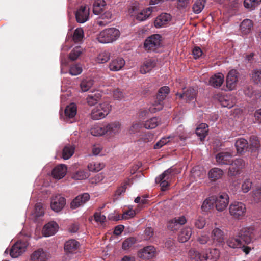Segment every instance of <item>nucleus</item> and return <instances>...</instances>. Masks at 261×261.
<instances>
[{"label":"nucleus","mask_w":261,"mask_h":261,"mask_svg":"<svg viewBox=\"0 0 261 261\" xmlns=\"http://www.w3.org/2000/svg\"><path fill=\"white\" fill-rule=\"evenodd\" d=\"M235 146L238 153H242L247 150L248 147V141L244 138L238 139L236 143Z\"/></svg>","instance_id":"32"},{"label":"nucleus","mask_w":261,"mask_h":261,"mask_svg":"<svg viewBox=\"0 0 261 261\" xmlns=\"http://www.w3.org/2000/svg\"><path fill=\"white\" fill-rule=\"evenodd\" d=\"M237 237L240 239L242 243L249 244L254 238V229L251 227L243 228L239 231Z\"/></svg>","instance_id":"9"},{"label":"nucleus","mask_w":261,"mask_h":261,"mask_svg":"<svg viewBox=\"0 0 261 261\" xmlns=\"http://www.w3.org/2000/svg\"><path fill=\"white\" fill-rule=\"evenodd\" d=\"M77 112V108L75 103H72L67 106L64 111L65 115L66 117V121L67 119L73 118Z\"/></svg>","instance_id":"35"},{"label":"nucleus","mask_w":261,"mask_h":261,"mask_svg":"<svg viewBox=\"0 0 261 261\" xmlns=\"http://www.w3.org/2000/svg\"><path fill=\"white\" fill-rule=\"evenodd\" d=\"M136 215V213L133 210H129L126 212H124L122 216H121V218H118L116 219V220H120V219H128L129 218L134 217Z\"/></svg>","instance_id":"60"},{"label":"nucleus","mask_w":261,"mask_h":261,"mask_svg":"<svg viewBox=\"0 0 261 261\" xmlns=\"http://www.w3.org/2000/svg\"><path fill=\"white\" fill-rule=\"evenodd\" d=\"M220 102L222 107H227L228 108L232 107L235 104V102L230 100V97L227 96H224L221 97L220 98Z\"/></svg>","instance_id":"50"},{"label":"nucleus","mask_w":261,"mask_h":261,"mask_svg":"<svg viewBox=\"0 0 261 261\" xmlns=\"http://www.w3.org/2000/svg\"><path fill=\"white\" fill-rule=\"evenodd\" d=\"M211 238L217 245L221 246L224 243V232L219 228H214L211 232Z\"/></svg>","instance_id":"18"},{"label":"nucleus","mask_w":261,"mask_h":261,"mask_svg":"<svg viewBox=\"0 0 261 261\" xmlns=\"http://www.w3.org/2000/svg\"><path fill=\"white\" fill-rule=\"evenodd\" d=\"M106 2L104 0H96L93 4V12L96 15L101 13L106 6Z\"/></svg>","instance_id":"36"},{"label":"nucleus","mask_w":261,"mask_h":261,"mask_svg":"<svg viewBox=\"0 0 261 261\" xmlns=\"http://www.w3.org/2000/svg\"><path fill=\"white\" fill-rule=\"evenodd\" d=\"M82 72V66L80 64H76L71 65L69 69V73L74 76L77 75Z\"/></svg>","instance_id":"56"},{"label":"nucleus","mask_w":261,"mask_h":261,"mask_svg":"<svg viewBox=\"0 0 261 261\" xmlns=\"http://www.w3.org/2000/svg\"><path fill=\"white\" fill-rule=\"evenodd\" d=\"M58 228V225L55 222H49L43 228L42 233L45 237H49L56 233Z\"/></svg>","instance_id":"23"},{"label":"nucleus","mask_w":261,"mask_h":261,"mask_svg":"<svg viewBox=\"0 0 261 261\" xmlns=\"http://www.w3.org/2000/svg\"><path fill=\"white\" fill-rule=\"evenodd\" d=\"M79 245V243L75 240H69L64 244V250L66 253H73L77 249Z\"/></svg>","instance_id":"29"},{"label":"nucleus","mask_w":261,"mask_h":261,"mask_svg":"<svg viewBox=\"0 0 261 261\" xmlns=\"http://www.w3.org/2000/svg\"><path fill=\"white\" fill-rule=\"evenodd\" d=\"M29 243L27 240L17 241L10 249V255L13 258L18 257L25 251Z\"/></svg>","instance_id":"7"},{"label":"nucleus","mask_w":261,"mask_h":261,"mask_svg":"<svg viewBox=\"0 0 261 261\" xmlns=\"http://www.w3.org/2000/svg\"><path fill=\"white\" fill-rule=\"evenodd\" d=\"M205 3V0H197L193 5V12L196 14L200 13L203 9Z\"/></svg>","instance_id":"46"},{"label":"nucleus","mask_w":261,"mask_h":261,"mask_svg":"<svg viewBox=\"0 0 261 261\" xmlns=\"http://www.w3.org/2000/svg\"><path fill=\"white\" fill-rule=\"evenodd\" d=\"M251 79L254 84L261 86V70H253L251 74Z\"/></svg>","instance_id":"43"},{"label":"nucleus","mask_w":261,"mask_h":261,"mask_svg":"<svg viewBox=\"0 0 261 261\" xmlns=\"http://www.w3.org/2000/svg\"><path fill=\"white\" fill-rule=\"evenodd\" d=\"M192 233V228L190 227H186L180 231L178 240L179 242L184 243L187 242L191 237Z\"/></svg>","instance_id":"30"},{"label":"nucleus","mask_w":261,"mask_h":261,"mask_svg":"<svg viewBox=\"0 0 261 261\" xmlns=\"http://www.w3.org/2000/svg\"><path fill=\"white\" fill-rule=\"evenodd\" d=\"M84 37V32L83 30L81 28H77L74 32L73 35V40L76 42L78 43L81 41Z\"/></svg>","instance_id":"55"},{"label":"nucleus","mask_w":261,"mask_h":261,"mask_svg":"<svg viewBox=\"0 0 261 261\" xmlns=\"http://www.w3.org/2000/svg\"><path fill=\"white\" fill-rule=\"evenodd\" d=\"M89 9L86 6H81L75 13V18L79 23L86 22L89 18Z\"/></svg>","instance_id":"17"},{"label":"nucleus","mask_w":261,"mask_h":261,"mask_svg":"<svg viewBox=\"0 0 261 261\" xmlns=\"http://www.w3.org/2000/svg\"><path fill=\"white\" fill-rule=\"evenodd\" d=\"M110 53L108 51L100 53L96 58V62L100 64L105 63L110 60Z\"/></svg>","instance_id":"44"},{"label":"nucleus","mask_w":261,"mask_h":261,"mask_svg":"<svg viewBox=\"0 0 261 261\" xmlns=\"http://www.w3.org/2000/svg\"><path fill=\"white\" fill-rule=\"evenodd\" d=\"M128 182H125L122 184L121 186L119 187L115 192V195L117 196H120L122 194L124 193L126 189Z\"/></svg>","instance_id":"63"},{"label":"nucleus","mask_w":261,"mask_h":261,"mask_svg":"<svg viewBox=\"0 0 261 261\" xmlns=\"http://www.w3.org/2000/svg\"><path fill=\"white\" fill-rule=\"evenodd\" d=\"M170 88L168 86H164L160 88L156 95V100L149 109V111L152 113H156L161 110L163 108V101L169 93Z\"/></svg>","instance_id":"2"},{"label":"nucleus","mask_w":261,"mask_h":261,"mask_svg":"<svg viewBox=\"0 0 261 261\" xmlns=\"http://www.w3.org/2000/svg\"><path fill=\"white\" fill-rule=\"evenodd\" d=\"M82 53V49L80 46L75 47L69 54V58L70 60L74 61L79 58Z\"/></svg>","instance_id":"54"},{"label":"nucleus","mask_w":261,"mask_h":261,"mask_svg":"<svg viewBox=\"0 0 261 261\" xmlns=\"http://www.w3.org/2000/svg\"><path fill=\"white\" fill-rule=\"evenodd\" d=\"M102 94L98 91H95L88 94L86 101L89 106H92L96 104L101 99Z\"/></svg>","instance_id":"24"},{"label":"nucleus","mask_w":261,"mask_h":261,"mask_svg":"<svg viewBox=\"0 0 261 261\" xmlns=\"http://www.w3.org/2000/svg\"><path fill=\"white\" fill-rule=\"evenodd\" d=\"M94 81L91 79H83L80 83V88L82 92L88 91L93 86Z\"/></svg>","instance_id":"42"},{"label":"nucleus","mask_w":261,"mask_h":261,"mask_svg":"<svg viewBox=\"0 0 261 261\" xmlns=\"http://www.w3.org/2000/svg\"><path fill=\"white\" fill-rule=\"evenodd\" d=\"M111 106L109 103L103 102L93 109L91 113V117L93 120H99L105 118L110 112Z\"/></svg>","instance_id":"4"},{"label":"nucleus","mask_w":261,"mask_h":261,"mask_svg":"<svg viewBox=\"0 0 261 261\" xmlns=\"http://www.w3.org/2000/svg\"><path fill=\"white\" fill-rule=\"evenodd\" d=\"M171 20V16L167 13H162L159 15L154 22L156 28H160L165 27Z\"/></svg>","instance_id":"21"},{"label":"nucleus","mask_w":261,"mask_h":261,"mask_svg":"<svg viewBox=\"0 0 261 261\" xmlns=\"http://www.w3.org/2000/svg\"><path fill=\"white\" fill-rule=\"evenodd\" d=\"M153 9V7H150L143 9L137 15L136 19L141 21L146 20L151 15Z\"/></svg>","instance_id":"38"},{"label":"nucleus","mask_w":261,"mask_h":261,"mask_svg":"<svg viewBox=\"0 0 261 261\" xmlns=\"http://www.w3.org/2000/svg\"><path fill=\"white\" fill-rule=\"evenodd\" d=\"M67 170V167L65 165H58L52 171L53 177L56 179H61L65 176Z\"/></svg>","instance_id":"25"},{"label":"nucleus","mask_w":261,"mask_h":261,"mask_svg":"<svg viewBox=\"0 0 261 261\" xmlns=\"http://www.w3.org/2000/svg\"><path fill=\"white\" fill-rule=\"evenodd\" d=\"M161 36L155 34L148 37L144 43V47L146 50L155 51L161 45Z\"/></svg>","instance_id":"5"},{"label":"nucleus","mask_w":261,"mask_h":261,"mask_svg":"<svg viewBox=\"0 0 261 261\" xmlns=\"http://www.w3.org/2000/svg\"><path fill=\"white\" fill-rule=\"evenodd\" d=\"M197 94V91L196 89L189 87L184 89L182 93H177L176 95L178 96L179 98L185 100L186 102H190L196 99Z\"/></svg>","instance_id":"13"},{"label":"nucleus","mask_w":261,"mask_h":261,"mask_svg":"<svg viewBox=\"0 0 261 261\" xmlns=\"http://www.w3.org/2000/svg\"><path fill=\"white\" fill-rule=\"evenodd\" d=\"M230 214L235 218L240 219L243 217L246 211V206L240 202H234L229 207Z\"/></svg>","instance_id":"6"},{"label":"nucleus","mask_w":261,"mask_h":261,"mask_svg":"<svg viewBox=\"0 0 261 261\" xmlns=\"http://www.w3.org/2000/svg\"><path fill=\"white\" fill-rule=\"evenodd\" d=\"M252 185V181L249 178L246 179L242 185V191L243 193H247L251 189Z\"/></svg>","instance_id":"59"},{"label":"nucleus","mask_w":261,"mask_h":261,"mask_svg":"<svg viewBox=\"0 0 261 261\" xmlns=\"http://www.w3.org/2000/svg\"><path fill=\"white\" fill-rule=\"evenodd\" d=\"M91 134L94 136L106 135L105 126L96 125L91 129Z\"/></svg>","instance_id":"48"},{"label":"nucleus","mask_w":261,"mask_h":261,"mask_svg":"<svg viewBox=\"0 0 261 261\" xmlns=\"http://www.w3.org/2000/svg\"><path fill=\"white\" fill-rule=\"evenodd\" d=\"M214 204L215 197H208L203 201L201 205V210L203 212H207L214 207Z\"/></svg>","instance_id":"37"},{"label":"nucleus","mask_w":261,"mask_h":261,"mask_svg":"<svg viewBox=\"0 0 261 261\" xmlns=\"http://www.w3.org/2000/svg\"><path fill=\"white\" fill-rule=\"evenodd\" d=\"M223 174V171L220 168H214L208 172V176L212 180L215 181L220 178Z\"/></svg>","instance_id":"40"},{"label":"nucleus","mask_w":261,"mask_h":261,"mask_svg":"<svg viewBox=\"0 0 261 261\" xmlns=\"http://www.w3.org/2000/svg\"><path fill=\"white\" fill-rule=\"evenodd\" d=\"M169 137L162 138L158 142H157L154 145V149H158L161 148L164 145L166 144L169 141Z\"/></svg>","instance_id":"61"},{"label":"nucleus","mask_w":261,"mask_h":261,"mask_svg":"<svg viewBox=\"0 0 261 261\" xmlns=\"http://www.w3.org/2000/svg\"><path fill=\"white\" fill-rule=\"evenodd\" d=\"M118 29L110 28L101 31L97 36L98 41L101 43H110L115 41L120 37Z\"/></svg>","instance_id":"1"},{"label":"nucleus","mask_w":261,"mask_h":261,"mask_svg":"<svg viewBox=\"0 0 261 261\" xmlns=\"http://www.w3.org/2000/svg\"><path fill=\"white\" fill-rule=\"evenodd\" d=\"M233 152H221L216 155V160L219 165H230L233 161Z\"/></svg>","instance_id":"15"},{"label":"nucleus","mask_w":261,"mask_h":261,"mask_svg":"<svg viewBox=\"0 0 261 261\" xmlns=\"http://www.w3.org/2000/svg\"><path fill=\"white\" fill-rule=\"evenodd\" d=\"M192 223L196 228L202 229L205 225V219L203 217L199 216L193 220Z\"/></svg>","instance_id":"49"},{"label":"nucleus","mask_w":261,"mask_h":261,"mask_svg":"<svg viewBox=\"0 0 261 261\" xmlns=\"http://www.w3.org/2000/svg\"><path fill=\"white\" fill-rule=\"evenodd\" d=\"M65 204L66 199L63 197L58 196L51 199L50 206L54 211L59 212L63 208Z\"/></svg>","instance_id":"16"},{"label":"nucleus","mask_w":261,"mask_h":261,"mask_svg":"<svg viewBox=\"0 0 261 261\" xmlns=\"http://www.w3.org/2000/svg\"><path fill=\"white\" fill-rule=\"evenodd\" d=\"M252 196L254 200L258 202L261 201V188H258L253 191Z\"/></svg>","instance_id":"62"},{"label":"nucleus","mask_w":261,"mask_h":261,"mask_svg":"<svg viewBox=\"0 0 261 261\" xmlns=\"http://www.w3.org/2000/svg\"><path fill=\"white\" fill-rule=\"evenodd\" d=\"M90 199V195L87 193L80 194L75 197L70 203V208L72 210L84 205Z\"/></svg>","instance_id":"14"},{"label":"nucleus","mask_w":261,"mask_h":261,"mask_svg":"<svg viewBox=\"0 0 261 261\" xmlns=\"http://www.w3.org/2000/svg\"><path fill=\"white\" fill-rule=\"evenodd\" d=\"M155 253V248L152 246H148L140 250L138 256L143 259H149L154 256Z\"/></svg>","instance_id":"19"},{"label":"nucleus","mask_w":261,"mask_h":261,"mask_svg":"<svg viewBox=\"0 0 261 261\" xmlns=\"http://www.w3.org/2000/svg\"><path fill=\"white\" fill-rule=\"evenodd\" d=\"M124 60L121 57H118L113 60L109 64V68L111 71H117L121 70L125 65Z\"/></svg>","instance_id":"28"},{"label":"nucleus","mask_w":261,"mask_h":261,"mask_svg":"<svg viewBox=\"0 0 261 261\" xmlns=\"http://www.w3.org/2000/svg\"><path fill=\"white\" fill-rule=\"evenodd\" d=\"M105 165L99 162H92L88 164V169L89 171L98 172L103 168Z\"/></svg>","instance_id":"47"},{"label":"nucleus","mask_w":261,"mask_h":261,"mask_svg":"<svg viewBox=\"0 0 261 261\" xmlns=\"http://www.w3.org/2000/svg\"><path fill=\"white\" fill-rule=\"evenodd\" d=\"M187 220L184 216H181L175 218L169 221L168 223V228L171 231L178 230L181 225L185 224Z\"/></svg>","instance_id":"20"},{"label":"nucleus","mask_w":261,"mask_h":261,"mask_svg":"<svg viewBox=\"0 0 261 261\" xmlns=\"http://www.w3.org/2000/svg\"><path fill=\"white\" fill-rule=\"evenodd\" d=\"M220 255V251L216 249H208L202 252L201 261H217Z\"/></svg>","instance_id":"12"},{"label":"nucleus","mask_w":261,"mask_h":261,"mask_svg":"<svg viewBox=\"0 0 261 261\" xmlns=\"http://www.w3.org/2000/svg\"><path fill=\"white\" fill-rule=\"evenodd\" d=\"M224 80V76L223 74L219 73L212 76L209 80V84L215 88H219L223 83Z\"/></svg>","instance_id":"26"},{"label":"nucleus","mask_w":261,"mask_h":261,"mask_svg":"<svg viewBox=\"0 0 261 261\" xmlns=\"http://www.w3.org/2000/svg\"><path fill=\"white\" fill-rule=\"evenodd\" d=\"M189 256L191 261H201L202 252L199 253L194 249H191L189 251Z\"/></svg>","instance_id":"51"},{"label":"nucleus","mask_w":261,"mask_h":261,"mask_svg":"<svg viewBox=\"0 0 261 261\" xmlns=\"http://www.w3.org/2000/svg\"><path fill=\"white\" fill-rule=\"evenodd\" d=\"M250 146L252 150L258 148L260 146V142L257 137L252 136L250 138Z\"/></svg>","instance_id":"58"},{"label":"nucleus","mask_w":261,"mask_h":261,"mask_svg":"<svg viewBox=\"0 0 261 261\" xmlns=\"http://www.w3.org/2000/svg\"><path fill=\"white\" fill-rule=\"evenodd\" d=\"M228 175L229 176H234L240 173L241 170L244 167L245 163L242 159H237L230 164Z\"/></svg>","instance_id":"10"},{"label":"nucleus","mask_w":261,"mask_h":261,"mask_svg":"<svg viewBox=\"0 0 261 261\" xmlns=\"http://www.w3.org/2000/svg\"><path fill=\"white\" fill-rule=\"evenodd\" d=\"M49 256L42 249L35 251L31 256V261H46Z\"/></svg>","instance_id":"27"},{"label":"nucleus","mask_w":261,"mask_h":261,"mask_svg":"<svg viewBox=\"0 0 261 261\" xmlns=\"http://www.w3.org/2000/svg\"><path fill=\"white\" fill-rule=\"evenodd\" d=\"M206 123H201L196 129V134L199 137L201 141L204 140L207 135L208 129Z\"/></svg>","instance_id":"33"},{"label":"nucleus","mask_w":261,"mask_h":261,"mask_svg":"<svg viewBox=\"0 0 261 261\" xmlns=\"http://www.w3.org/2000/svg\"><path fill=\"white\" fill-rule=\"evenodd\" d=\"M75 147L72 145H66L62 150V158L64 160L70 158L74 153Z\"/></svg>","instance_id":"41"},{"label":"nucleus","mask_w":261,"mask_h":261,"mask_svg":"<svg viewBox=\"0 0 261 261\" xmlns=\"http://www.w3.org/2000/svg\"><path fill=\"white\" fill-rule=\"evenodd\" d=\"M158 124V118L156 117H153L146 121L144 124V126L146 129H153L155 128Z\"/></svg>","instance_id":"53"},{"label":"nucleus","mask_w":261,"mask_h":261,"mask_svg":"<svg viewBox=\"0 0 261 261\" xmlns=\"http://www.w3.org/2000/svg\"><path fill=\"white\" fill-rule=\"evenodd\" d=\"M106 135L112 138L119 134L121 130V124L119 121H113L105 125Z\"/></svg>","instance_id":"8"},{"label":"nucleus","mask_w":261,"mask_h":261,"mask_svg":"<svg viewBox=\"0 0 261 261\" xmlns=\"http://www.w3.org/2000/svg\"><path fill=\"white\" fill-rule=\"evenodd\" d=\"M237 71L236 70H230L226 78V86L230 90H233L236 86L238 81Z\"/></svg>","instance_id":"22"},{"label":"nucleus","mask_w":261,"mask_h":261,"mask_svg":"<svg viewBox=\"0 0 261 261\" xmlns=\"http://www.w3.org/2000/svg\"><path fill=\"white\" fill-rule=\"evenodd\" d=\"M173 171V169L169 168L155 178V182L160 184L162 191H165L168 189L172 178L174 177Z\"/></svg>","instance_id":"3"},{"label":"nucleus","mask_w":261,"mask_h":261,"mask_svg":"<svg viewBox=\"0 0 261 261\" xmlns=\"http://www.w3.org/2000/svg\"><path fill=\"white\" fill-rule=\"evenodd\" d=\"M226 243L229 247L232 248H241L242 246V241L237 236L235 237H230L227 240Z\"/></svg>","instance_id":"39"},{"label":"nucleus","mask_w":261,"mask_h":261,"mask_svg":"<svg viewBox=\"0 0 261 261\" xmlns=\"http://www.w3.org/2000/svg\"><path fill=\"white\" fill-rule=\"evenodd\" d=\"M125 96L124 93L119 89H117L113 92V97L115 99L121 100Z\"/></svg>","instance_id":"64"},{"label":"nucleus","mask_w":261,"mask_h":261,"mask_svg":"<svg viewBox=\"0 0 261 261\" xmlns=\"http://www.w3.org/2000/svg\"><path fill=\"white\" fill-rule=\"evenodd\" d=\"M261 0H244V5L246 8L254 9L260 3Z\"/></svg>","instance_id":"52"},{"label":"nucleus","mask_w":261,"mask_h":261,"mask_svg":"<svg viewBox=\"0 0 261 261\" xmlns=\"http://www.w3.org/2000/svg\"><path fill=\"white\" fill-rule=\"evenodd\" d=\"M136 239L134 237H129L125 240L123 243L122 247L124 250H127L131 248L136 243Z\"/></svg>","instance_id":"57"},{"label":"nucleus","mask_w":261,"mask_h":261,"mask_svg":"<svg viewBox=\"0 0 261 261\" xmlns=\"http://www.w3.org/2000/svg\"><path fill=\"white\" fill-rule=\"evenodd\" d=\"M229 196L225 193H222L218 196L215 197V203L217 211L222 212L228 205Z\"/></svg>","instance_id":"11"},{"label":"nucleus","mask_w":261,"mask_h":261,"mask_svg":"<svg viewBox=\"0 0 261 261\" xmlns=\"http://www.w3.org/2000/svg\"><path fill=\"white\" fill-rule=\"evenodd\" d=\"M88 172L86 170H79L72 175V178L75 180H83L89 177Z\"/></svg>","instance_id":"45"},{"label":"nucleus","mask_w":261,"mask_h":261,"mask_svg":"<svg viewBox=\"0 0 261 261\" xmlns=\"http://www.w3.org/2000/svg\"><path fill=\"white\" fill-rule=\"evenodd\" d=\"M252 20L249 19H244L240 25L241 32L245 35L249 34L253 27Z\"/></svg>","instance_id":"34"},{"label":"nucleus","mask_w":261,"mask_h":261,"mask_svg":"<svg viewBox=\"0 0 261 261\" xmlns=\"http://www.w3.org/2000/svg\"><path fill=\"white\" fill-rule=\"evenodd\" d=\"M156 65V62L153 59H148L145 61L140 67V72L142 74H145L151 71Z\"/></svg>","instance_id":"31"}]
</instances>
